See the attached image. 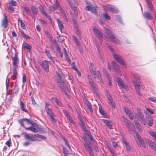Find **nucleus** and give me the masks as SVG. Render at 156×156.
I'll return each instance as SVG.
<instances>
[{"mask_svg": "<svg viewBox=\"0 0 156 156\" xmlns=\"http://www.w3.org/2000/svg\"><path fill=\"white\" fill-rule=\"evenodd\" d=\"M146 117L147 119L146 121H145L143 115L140 112H139L135 116L136 118L139 117L141 120L142 123L144 125H145L146 122H147V124L149 126H152L153 124V122L152 117L147 114L146 115Z\"/></svg>", "mask_w": 156, "mask_h": 156, "instance_id": "obj_1", "label": "nucleus"}, {"mask_svg": "<svg viewBox=\"0 0 156 156\" xmlns=\"http://www.w3.org/2000/svg\"><path fill=\"white\" fill-rule=\"evenodd\" d=\"M51 108V106L48 103H47L45 104V110L47 114L50 118L51 122L53 123H55L56 122L55 118L56 116L52 111Z\"/></svg>", "mask_w": 156, "mask_h": 156, "instance_id": "obj_2", "label": "nucleus"}, {"mask_svg": "<svg viewBox=\"0 0 156 156\" xmlns=\"http://www.w3.org/2000/svg\"><path fill=\"white\" fill-rule=\"evenodd\" d=\"M57 9H58L61 12H63V9L60 4L59 0H55L54 4L50 7L49 10L50 11L52 12Z\"/></svg>", "mask_w": 156, "mask_h": 156, "instance_id": "obj_3", "label": "nucleus"}, {"mask_svg": "<svg viewBox=\"0 0 156 156\" xmlns=\"http://www.w3.org/2000/svg\"><path fill=\"white\" fill-rule=\"evenodd\" d=\"M90 69L91 73L93 75L94 78L96 79L97 78L100 80L101 82L103 83V81L101 79V75L99 71L96 72L95 70V68L94 65L91 63H90Z\"/></svg>", "mask_w": 156, "mask_h": 156, "instance_id": "obj_4", "label": "nucleus"}, {"mask_svg": "<svg viewBox=\"0 0 156 156\" xmlns=\"http://www.w3.org/2000/svg\"><path fill=\"white\" fill-rule=\"evenodd\" d=\"M93 30L94 35L100 40L101 39H103L106 41H108V37L104 35L100 31V30L96 27L94 26L93 27Z\"/></svg>", "mask_w": 156, "mask_h": 156, "instance_id": "obj_5", "label": "nucleus"}, {"mask_svg": "<svg viewBox=\"0 0 156 156\" xmlns=\"http://www.w3.org/2000/svg\"><path fill=\"white\" fill-rule=\"evenodd\" d=\"M105 31V33L109 37H108V40H109L112 42L116 44H119V40L114 36V35L111 30L109 29H106Z\"/></svg>", "mask_w": 156, "mask_h": 156, "instance_id": "obj_6", "label": "nucleus"}, {"mask_svg": "<svg viewBox=\"0 0 156 156\" xmlns=\"http://www.w3.org/2000/svg\"><path fill=\"white\" fill-rule=\"evenodd\" d=\"M127 126L129 128V132L133 135L135 134L137 140L141 143L142 141L141 140V137L138 133L136 131L133 124L131 123L129 125V126Z\"/></svg>", "mask_w": 156, "mask_h": 156, "instance_id": "obj_7", "label": "nucleus"}, {"mask_svg": "<svg viewBox=\"0 0 156 156\" xmlns=\"http://www.w3.org/2000/svg\"><path fill=\"white\" fill-rule=\"evenodd\" d=\"M113 57L114 59L116 60L121 65L125 68H127V66L123 60L122 56L117 54H114L113 55Z\"/></svg>", "mask_w": 156, "mask_h": 156, "instance_id": "obj_8", "label": "nucleus"}, {"mask_svg": "<svg viewBox=\"0 0 156 156\" xmlns=\"http://www.w3.org/2000/svg\"><path fill=\"white\" fill-rule=\"evenodd\" d=\"M56 80L59 86L63 90L69 91L68 88L66 87L64 81L62 78L61 76L58 77Z\"/></svg>", "mask_w": 156, "mask_h": 156, "instance_id": "obj_9", "label": "nucleus"}, {"mask_svg": "<svg viewBox=\"0 0 156 156\" xmlns=\"http://www.w3.org/2000/svg\"><path fill=\"white\" fill-rule=\"evenodd\" d=\"M39 63L43 69L46 72L49 71V65L50 62L45 60L42 62L39 61Z\"/></svg>", "mask_w": 156, "mask_h": 156, "instance_id": "obj_10", "label": "nucleus"}, {"mask_svg": "<svg viewBox=\"0 0 156 156\" xmlns=\"http://www.w3.org/2000/svg\"><path fill=\"white\" fill-rule=\"evenodd\" d=\"M104 9L105 11H109L112 13H117L118 10L113 5H107L104 6Z\"/></svg>", "mask_w": 156, "mask_h": 156, "instance_id": "obj_11", "label": "nucleus"}, {"mask_svg": "<svg viewBox=\"0 0 156 156\" xmlns=\"http://www.w3.org/2000/svg\"><path fill=\"white\" fill-rule=\"evenodd\" d=\"M117 82L118 85L119 87H121L126 90L128 89L127 86L121 78H117Z\"/></svg>", "mask_w": 156, "mask_h": 156, "instance_id": "obj_12", "label": "nucleus"}, {"mask_svg": "<svg viewBox=\"0 0 156 156\" xmlns=\"http://www.w3.org/2000/svg\"><path fill=\"white\" fill-rule=\"evenodd\" d=\"M67 1L69 6L74 12L76 18H78V16L77 10L76 7H75L74 4L71 2V0H67Z\"/></svg>", "mask_w": 156, "mask_h": 156, "instance_id": "obj_13", "label": "nucleus"}, {"mask_svg": "<svg viewBox=\"0 0 156 156\" xmlns=\"http://www.w3.org/2000/svg\"><path fill=\"white\" fill-rule=\"evenodd\" d=\"M84 139L85 142L84 146L88 152L89 153L90 156H94L93 153H92L93 150L92 149V147L88 144L87 143V140L85 138H84Z\"/></svg>", "mask_w": 156, "mask_h": 156, "instance_id": "obj_14", "label": "nucleus"}, {"mask_svg": "<svg viewBox=\"0 0 156 156\" xmlns=\"http://www.w3.org/2000/svg\"><path fill=\"white\" fill-rule=\"evenodd\" d=\"M12 65L14 68H18L19 63V59L17 54L15 53L14 56H12Z\"/></svg>", "mask_w": 156, "mask_h": 156, "instance_id": "obj_15", "label": "nucleus"}, {"mask_svg": "<svg viewBox=\"0 0 156 156\" xmlns=\"http://www.w3.org/2000/svg\"><path fill=\"white\" fill-rule=\"evenodd\" d=\"M133 83H134L135 85V89L136 91V92L137 93L138 95L140 96H142V94L140 92V83H138L137 82V81H136L135 80L133 81Z\"/></svg>", "mask_w": 156, "mask_h": 156, "instance_id": "obj_16", "label": "nucleus"}, {"mask_svg": "<svg viewBox=\"0 0 156 156\" xmlns=\"http://www.w3.org/2000/svg\"><path fill=\"white\" fill-rule=\"evenodd\" d=\"M124 110L131 120L134 119V115L131 110L126 107L124 108Z\"/></svg>", "mask_w": 156, "mask_h": 156, "instance_id": "obj_17", "label": "nucleus"}, {"mask_svg": "<svg viewBox=\"0 0 156 156\" xmlns=\"http://www.w3.org/2000/svg\"><path fill=\"white\" fill-rule=\"evenodd\" d=\"M112 64L114 67V69L115 72L117 73L120 76H122V73L120 70L116 62L113 61Z\"/></svg>", "mask_w": 156, "mask_h": 156, "instance_id": "obj_18", "label": "nucleus"}, {"mask_svg": "<svg viewBox=\"0 0 156 156\" xmlns=\"http://www.w3.org/2000/svg\"><path fill=\"white\" fill-rule=\"evenodd\" d=\"M103 71L105 74L106 77L107 78L109 82V85L110 86H112V77L109 75L106 69L105 68L103 69Z\"/></svg>", "mask_w": 156, "mask_h": 156, "instance_id": "obj_19", "label": "nucleus"}, {"mask_svg": "<svg viewBox=\"0 0 156 156\" xmlns=\"http://www.w3.org/2000/svg\"><path fill=\"white\" fill-rule=\"evenodd\" d=\"M106 95L109 103L111 105L112 107L114 109L115 105V103L113 101L112 97L108 93H107Z\"/></svg>", "mask_w": 156, "mask_h": 156, "instance_id": "obj_20", "label": "nucleus"}, {"mask_svg": "<svg viewBox=\"0 0 156 156\" xmlns=\"http://www.w3.org/2000/svg\"><path fill=\"white\" fill-rule=\"evenodd\" d=\"M24 137L26 140H30L32 142L37 141V140L34 138V135L32 134H25L24 135Z\"/></svg>", "mask_w": 156, "mask_h": 156, "instance_id": "obj_21", "label": "nucleus"}, {"mask_svg": "<svg viewBox=\"0 0 156 156\" xmlns=\"http://www.w3.org/2000/svg\"><path fill=\"white\" fill-rule=\"evenodd\" d=\"M4 19L2 20V26L5 28H6L8 25V20L7 16L5 14H4Z\"/></svg>", "mask_w": 156, "mask_h": 156, "instance_id": "obj_22", "label": "nucleus"}, {"mask_svg": "<svg viewBox=\"0 0 156 156\" xmlns=\"http://www.w3.org/2000/svg\"><path fill=\"white\" fill-rule=\"evenodd\" d=\"M148 143L149 146L156 151V144L150 140H148Z\"/></svg>", "mask_w": 156, "mask_h": 156, "instance_id": "obj_23", "label": "nucleus"}, {"mask_svg": "<svg viewBox=\"0 0 156 156\" xmlns=\"http://www.w3.org/2000/svg\"><path fill=\"white\" fill-rule=\"evenodd\" d=\"M133 77L134 79L133 80H133L137 81V82L140 83V76L139 75L136 73H134L133 74Z\"/></svg>", "mask_w": 156, "mask_h": 156, "instance_id": "obj_24", "label": "nucleus"}, {"mask_svg": "<svg viewBox=\"0 0 156 156\" xmlns=\"http://www.w3.org/2000/svg\"><path fill=\"white\" fill-rule=\"evenodd\" d=\"M85 9L86 10L91 11L93 13H96L97 11L96 9L90 5L87 6L85 8Z\"/></svg>", "mask_w": 156, "mask_h": 156, "instance_id": "obj_25", "label": "nucleus"}, {"mask_svg": "<svg viewBox=\"0 0 156 156\" xmlns=\"http://www.w3.org/2000/svg\"><path fill=\"white\" fill-rule=\"evenodd\" d=\"M102 120L109 128H111L113 125L112 122L111 121L105 119H103Z\"/></svg>", "mask_w": 156, "mask_h": 156, "instance_id": "obj_26", "label": "nucleus"}, {"mask_svg": "<svg viewBox=\"0 0 156 156\" xmlns=\"http://www.w3.org/2000/svg\"><path fill=\"white\" fill-rule=\"evenodd\" d=\"M57 20L59 30L61 32H62V30L64 28V26L59 19H58Z\"/></svg>", "mask_w": 156, "mask_h": 156, "instance_id": "obj_27", "label": "nucleus"}, {"mask_svg": "<svg viewBox=\"0 0 156 156\" xmlns=\"http://www.w3.org/2000/svg\"><path fill=\"white\" fill-rule=\"evenodd\" d=\"M31 9L34 16L37 15L38 12V9L33 6H31Z\"/></svg>", "mask_w": 156, "mask_h": 156, "instance_id": "obj_28", "label": "nucleus"}, {"mask_svg": "<svg viewBox=\"0 0 156 156\" xmlns=\"http://www.w3.org/2000/svg\"><path fill=\"white\" fill-rule=\"evenodd\" d=\"M34 137L38 139L45 140L46 139V137L44 136L39 135V134H34Z\"/></svg>", "mask_w": 156, "mask_h": 156, "instance_id": "obj_29", "label": "nucleus"}, {"mask_svg": "<svg viewBox=\"0 0 156 156\" xmlns=\"http://www.w3.org/2000/svg\"><path fill=\"white\" fill-rule=\"evenodd\" d=\"M45 52L46 53L47 57L50 59L52 62H53L54 60L51 57L50 51L48 50H45Z\"/></svg>", "mask_w": 156, "mask_h": 156, "instance_id": "obj_30", "label": "nucleus"}, {"mask_svg": "<svg viewBox=\"0 0 156 156\" xmlns=\"http://www.w3.org/2000/svg\"><path fill=\"white\" fill-rule=\"evenodd\" d=\"M25 129L27 130H30L35 133H37L38 132V129L33 127H30L28 128H25Z\"/></svg>", "mask_w": 156, "mask_h": 156, "instance_id": "obj_31", "label": "nucleus"}, {"mask_svg": "<svg viewBox=\"0 0 156 156\" xmlns=\"http://www.w3.org/2000/svg\"><path fill=\"white\" fill-rule=\"evenodd\" d=\"M23 8L24 10H25L26 13L30 16H31V11L29 8L27 6H24L23 7Z\"/></svg>", "mask_w": 156, "mask_h": 156, "instance_id": "obj_32", "label": "nucleus"}, {"mask_svg": "<svg viewBox=\"0 0 156 156\" xmlns=\"http://www.w3.org/2000/svg\"><path fill=\"white\" fill-rule=\"evenodd\" d=\"M135 126L139 132H141L142 131V127L139 122H135Z\"/></svg>", "mask_w": 156, "mask_h": 156, "instance_id": "obj_33", "label": "nucleus"}, {"mask_svg": "<svg viewBox=\"0 0 156 156\" xmlns=\"http://www.w3.org/2000/svg\"><path fill=\"white\" fill-rule=\"evenodd\" d=\"M87 108H89L91 113L93 112V110L92 108V105L89 102H88L85 104Z\"/></svg>", "mask_w": 156, "mask_h": 156, "instance_id": "obj_34", "label": "nucleus"}, {"mask_svg": "<svg viewBox=\"0 0 156 156\" xmlns=\"http://www.w3.org/2000/svg\"><path fill=\"white\" fill-rule=\"evenodd\" d=\"M20 105L21 106V109L24 112H27V110H26L25 108H24V105L23 102L21 101H20Z\"/></svg>", "mask_w": 156, "mask_h": 156, "instance_id": "obj_35", "label": "nucleus"}, {"mask_svg": "<svg viewBox=\"0 0 156 156\" xmlns=\"http://www.w3.org/2000/svg\"><path fill=\"white\" fill-rule=\"evenodd\" d=\"M18 68H14L13 70V80H16L17 76V70Z\"/></svg>", "mask_w": 156, "mask_h": 156, "instance_id": "obj_36", "label": "nucleus"}, {"mask_svg": "<svg viewBox=\"0 0 156 156\" xmlns=\"http://www.w3.org/2000/svg\"><path fill=\"white\" fill-rule=\"evenodd\" d=\"M122 117L123 118L124 121L126 123L127 126H129V125L131 123V122L126 117L123 116Z\"/></svg>", "mask_w": 156, "mask_h": 156, "instance_id": "obj_37", "label": "nucleus"}, {"mask_svg": "<svg viewBox=\"0 0 156 156\" xmlns=\"http://www.w3.org/2000/svg\"><path fill=\"white\" fill-rule=\"evenodd\" d=\"M99 105V112L100 113L103 115H105V112L104 111L101 106Z\"/></svg>", "mask_w": 156, "mask_h": 156, "instance_id": "obj_38", "label": "nucleus"}, {"mask_svg": "<svg viewBox=\"0 0 156 156\" xmlns=\"http://www.w3.org/2000/svg\"><path fill=\"white\" fill-rule=\"evenodd\" d=\"M148 133L155 139L156 141V132L149 131L148 132Z\"/></svg>", "mask_w": 156, "mask_h": 156, "instance_id": "obj_39", "label": "nucleus"}, {"mask_svg": "<svg viewBox=\"0 0 156 156\" xmlns=\"http://www.w3.org/2000/svg\"><path fill=\"white\" fill-rule=\"evenodd\" d=\"M144 15V17L150 20L151 19V14L148 12H145Z\"/></svg>", "mask_w": 156, "mask_h": 156, "instance_id": "obj_40", "label": "nucleus"}, {"mask_svg": "<svg viewBox=\"0 0 156 156\" xmlns=\"http://www.w3.org/2000/svg\"><path fill=\"white\" fill-rule=\"evenodd\" d=\"M79 124H80L81 127L82 129L84 130L85 129V124L84 122L81 120L80 122H79Z\"/></svg>", "mask_w": 156, "mask_h": 156, "instance_id": "obj_41", "label": "nucleus"}, {"mask_svg": "<svg viewBox=\"0 0 156 156\" xmlns=\"http://www.w3.org/2000/svg\"><path fill=\"white\" fill-rule=\"evenodd\" d=\"M45 34L46 35L48 38L49 41H52L53 37L48 32H45Z\"/></svg>", "mask_w": 156, "mask_h": 156, "instance_id": "obj_42", "label": "nucleus"}, {"mask_svg": "<svg viewBox=\"0 0 156 156\" xmlns=\"http://www.w3.org/2000/svg\"><path fill=\"white\" fill-rule=\"evenodd\" d=\"M21 35L23 37L26 39H29L30 37L28 36L23 31H21Z\"/></svg>", "mask_w": 156, "mask_h": 156, "instance_id": "obj_43", "label": "nucleus"}, {"mask_svg": "<svg viewBox=\"0 0 156 156\" xmlns=\"http://www.w3.org/2000/svg\"><path fill=\"white\" fill-rule=\"evenodd\" d=\"M85 133L89 136V138L92 142H94V140L92 136L88 131L85 130Z\"/></svg>", "mask_w": 156, "mask_h": 156, "instance_id": "obj_44", "label": "nucleus"}, {"mask_svg": "<svg viewBox=\"0 0 156 156\" xmlns=\"http://www.w3.org/2000/svg\"><path fill=\"white\" fill-rule=\"evenodd\" d=\"M19 22H20V24L21 25V27L23 29L25 28V26L24 23H23V21L21 20L19 18H18Z\"/></svg>", "mask_w": 156, "mask_h": 156, "instance_id": "obj_45", "label": "nucleus"}, {"mask_svg": "<svg viewBox=\"0 0 156 156\" xmlns=\"http://www.w3.org/2000/svg\"><path fill=\"white\" fill-rule=\"evenodd\" d=\"M141 140L142 141V143H140V141H138V140H137V141H136V143L139 145H141L142 146V147L144 148H145L146 147V146H145V145L144 144V140H143L142 139V138L141 137Z\"/></svg>", "mask_w": 156, "mask_h": 156, "instance_id": "obj_46", "label": "nucleus"}, {"mask_svg": "<svg viewBox=\"0 0 156 156\" xmlns=\"http://www.w3.org/2000/svg\"><path fill=\"white\" fill-rule=\"evenodd\" d=\"M88 81L89 83L91 85V87L93 88H95V86L94 83L93 81V80L92 78L90 79H89Z\"/></svg>", "mask_w": 156, "mask_h": 156, "instance_id": "obj_47", "label": "nucleus"}, {"mask_svg": "<svg viewBox=\"0 0 156 156\" xmlns=\"http://www.w3.org/2000/svg\"><path fill=\"white\" fill-rule=\"evenodd\" d=\"M73 40L75 41V43L77 45L79 46L80 45V43L78 41L76 37L73 36Z\"/></svg>", "mask_w": 156, "mask_h": 156, "instance_id": "obj_48", "label": "nucleus"}, {"mask_svg": "<svg viewBox=\"0 0 156 156\" xmlns=\"http://www.w3.org/2000/svg\"><path fill=\"white\" fill-rule=\"evenodd\" d=\"M39 8L41 12L43 14H44V13H46L44 12V8L42 6H41L39 7Z\"/></svg>", "mask_w": 156, "mask_h": 156, "instance_id": "obj_49", "label": "nucleus"}, {"mask_svg": "<svg viewBox=\"0 0 156 156\" xmlns=\"http://www.w3.org/2000/svg\"><path fill=\"white\" fill-rule=\"evenodd\" d=\"M108 149L111 152V153L113 156H115V152L114 150L111 147H108Z\"/></svg>", "mask_w": 156, "mask_h": 156, "instance_id": "obj_50", "label": "nucleus"}, {"mask_svg": "<svg viewBox=\"0 0 156 156\" xmlns=\"http://www.w3.org/2000/svg\"><path fill=\"white\" fill-rule=\"evenodd\" d=\"M9 4L13 6H16L17 5V2L13 0H12L9 2Z\"/></svg>", "mask_w": 156, "mask_h": 156, "instance_id": "obj_51", "label": "nucleus"}, {"mask_svg": "<svg viewBox=\"0 0 156 156\" xmlns=\"http://www.w3.org/2000/svg\"><path fill=\"white\" fill-rule=\"evenodd\" d=\"M63 153L66 156H67L68 154V152L65 147H64L63 148Z\"/></svg>", "mask_w": 156, "mask_h": 156, "instance_id": "obj_52", "label": "nucleus"}, {"mask_svg": "<svg viewBox=\"0 0 156 156\" xmlns=\"http://www.w3.org/2000/svg\"><path fill=\"white\" fill-rule=\"evenodd\" d=\"M11 141L10 139L6 142L5 144L7 145L8 147H10L11 146Z\"/></svg>", "mask_w": 156, "mask_h": 156, "instance_id": "obj_53", "label": "nucleus"}, {"mask_svg": "<svg viewBox=\"0 0 156 156\" xmlns=\"http://www.w3.org/2000/svg\"><path fill=\"white\" fill-rule=\"evenodd\" d=\"M23 120L27 124H32L31 122L27 118H23Z\"/></svg>", "mask_w": 156, "mask_h": 156, "instance_id": "obj_54", "label": "nucleus"}, {"mask_svg": "<svg viewBox=\"0 0 156 156\" xmlns=\"http://www.w3.org/2000/svg\"><path fill=\"white\" fill-rule=\"evenodd\" d=\"M64 140L66 144V145L67 146V147H68V148H69V149H71V147L68 142V141H67V140L65 138H64Z\"/></svg>", "mask_w": 156, "mask_h": 156, "instance_id": "obj_55", "label": "nucleus"}, {"mask_svg": "<svg viewBox=\"0 0 156 156\" xmlns=\"http://www.w3.org/2000/svg\"><path fill=\"white\" fill-rule=\"evenodd\" d=\"M116 20L120 23H122V20L121 17L119 16H116L115 17Z\"/></svg>", "mask_w": 156, "mask_h": 156, "instance_id": "obj_56", "label": "nucleus"}, {"mask_svg": "<svg viewBox=\"0 0 156 156\" xmlns=\"http://www.w3.org/2000/svg\"><path fill=\"white\" fill-rule=\"evenodd\" d=\"M63 14V16L64 18V19L66 21L68 22V20L66 14L64 12V11L63 10V12H62Z\"/></svg>", "mask_w": 156, "mask_h": 156, "instance_id": "obj_57", "label": "nucleus"}, {"mask_svg": "<svg viewBox=\"0 0 156 156\" xmlns=\"http://www.w3.org/2000/svg\"><path fill=\"white\" fill-rule=\"evenodd\" d=\"M149 100L152 102L156 103V98L151 97L149 98Z\"/></svg>", "mask_w": 156, "mask_h": 156, "instance_id": "obj_58", "label": "nucleus"}, {"mask_svg": "<svg viewBox=\"0 0 156 156\" xmlns=\"http://www.w3.org/2000/svg\"><path fill=\"white\" fill-rule=\"evenodd\" d=\"M24 121L23 120V119L19 120V122L21 125L24 128H26L25 127V126L24 125L23 122Z\"/></svg>", "mask_w": 156, "mask_h": 156, "instance_id": "obj_59", "label": "nucleus"}, {"mask_svg": "<svg viewBox=\"0 0 156 156\" xmlns=\"http://www.w3.org/2000/svg\"><path fill=\"white\" fill-rule=\"evenodd\" d=\"M27 80H26V77L25 74H23V77L22 78V81L23 83H25L26 82Z\"/></svg>", "mask_w": 156, "mask_h": 156, "instance_id": "obj_60", "label": "nucleus"}, {"mask_svg": "<svg viewBox=\"0 0 156 156\" xmlns=\"http://www.w3.org/2000/svg\"><path fill=\"white\" fill-rule=\"evenodd\" d=\"M56 73L58 77L59 76H61V74H62V72L60 69H58V72H56Z\"/></svg>", "mask_w": 156, "mask_h": 156, "instance_id": "obj_61", "label": "nucleus"}, {"mask_svg": "<svg viewBox=\"0 0 156 156\" xmlns=\"http://www.w3.org/2000/svg\"><path fill=\"white\" fill-rule=\"evenodd\" d=\"M104 16L105 18L107 20H110V17L106 13H105L104 14Z\"/></svg>", "mask_w": 156, "mask_h": 156, "instance_id": "obj_62", "label": "nucleus"}, {"mask_svg": "<svg viewBox=\"0 0 156 156\" xmlns=\"http://www.w3.org/2000/svg\"><path fill=\"white\" fill-rule=\"evenodd\" d=\"M147 110V111L150 113L151 114H154V112L151 109H150L148 108H146Z\"/></svg>", "mask_w": 156, "mask_h": 156, "instance_id": "obj_63", "label": "nucleus"}, {"mask_svg": "<svg viewBox=\"0 0 156 156\" xmlns=\"http://www.w3.org/2000/svg\"><path fill=\"white\" fill-rule=\"evenodd\" d=\"M30 47L31 46L29 44H27L26 45L24 46V48L28 50H30Z\"/></svg>", "mask_w": 156, "mask_h": 156, "instance_id": "obj_64", "label": "nucleus"}]
</instances>
